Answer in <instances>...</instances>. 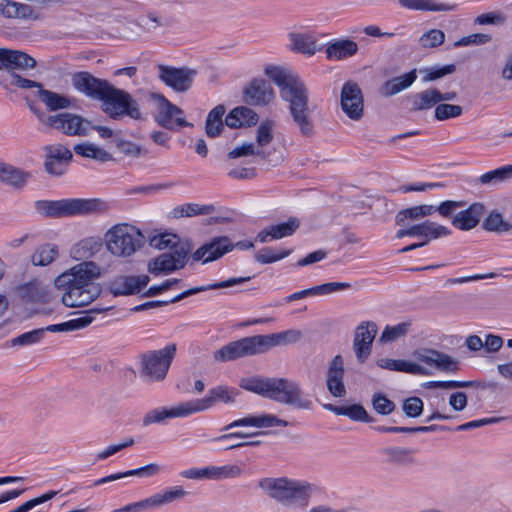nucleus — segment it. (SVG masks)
Segmentation results:
<instances>
[{
	"mask_svg": "<svg viewBox=\"0 0 512 512\" xmlns=\"http://www.w3.org/2000/svg\"><path fill=\"white\" fill-rule=\"evenodd\" d=\"M416 78V70H411L402 76L387 80L381 86L380 94L383 97H391L410 87L415 82Z\"/></svg>",
	"mask_w": 512,
	"mask_h": 512,
	"instance_id": "obj_36",
	"label": "nucleus"
},
{
	"mask_svg": "<svg viewBox=\"0 0 512 512\" xmlns=\"http://www.w3.org/2000/svg\"><path fill=\"white\" fill-rule=\"evenodd\" d=\"M512 177V165L502 166L480 176L479 181L483 185H496Z\"/></svg>",
	"mask_w": 512,
	"mask_h": 512,
	"instance_id": "obj_48",
	"label": "nucleus"
},
{
	"mask_svg": "<svg viewBox=\"0 0 512 512\" xmlns=\"http://www.w3.org/2000/svg\"><path fill=\"white\" fill-rule=\"evenodd\" d=\"M160 471V466L156 463H150L143 467L129 470L126 472H119L116 474H111L109 476L103 477L101 479L96 480L93 485L99 486L101 484H105L108 482L116 481L129 476H138V477H152L158 474Z\"/></svg>",
	"mask_w": 512,
	"mask_h": 512,
	"instance_id": "obj_38",
	"label": "nucleus"
},
{
	"mask_svg": "<svg viewBox=\"0 0 512 512\" xmlns=\"http://www.w3.org/2000/svg\"><path fill=\"white\" fill-rule=\"evenodd\" d=\"M358 44L351 39H340L328 43L325 48L328 60H344L354 56L358 52Z\"/></svg>",
	"mask_w": 512,
	"mask_h": 512,
	"instance_id": "obj_31",
	"label": "nucleus"
},
{
	"mask_svg": "<svg viewBox=\"0 0 512 512\" xmlns=\"http://www.w3.org/2000/svg\"><path fill=\"white\" fill-rule=\"evenodd\" d=\"M186 494L187 492L182 487H174L172 489L166 490L163 493H156L149 498L135 502V510L136 512H143L155 509L162 505L181 499Z\"/></svg>",
	"mask_w": 512,
	"mask_h": 512,
	"instance_id": "obj_26",
	"label": "nucleus"
},
{
	"mask_svg": "<svg viewBox=\"0 0 512 512\" xmlns=\"http://www.w3.org/2000/svg\"><path fill=\"white\" fill-rule=\"evenodd\" d=\"M44 337V329H34L10 340V346H28L38 343Z\"/></svg>",
	"mask_w": 512,
	"mask_h": 512,
	"instance_id": "obj_57",
	"label": "nucleus"
},
{
	"mask_svg": "<svg viewBox=\"0 0 512 512\" xmlns=\"http://www.w3.org/2000/svg\"><path fill=\"white\" fill-rule=\"evenodd\" d=\"M463 108L460 105L439 103L435 107L434 117L438 121H444L450 118H456L461 116Z\"/></svg>",
	"mask_w": 512,
	"mask_h": 512,
	"instance_id": "obj_56",
	"label": "nucleus"
},
{
	"mask_svg": "<svg viewBox=\"0 0 512 512\" xmlns=\"http://www.w3.org/2000/svg\"><path fill=\"white\" fill-rule=\"evenodd\" d=\"M374 411L381 416L390 415L395 409V403L381 392L374 393L371 399Z\"/></svg>",
	"mask_w": 512,
	"mask_h": 512,
	"instance_id": "obj_50",
	"label": "nucleus"
},
{
	"mask_svg": "<svg viewBox=\"0 0 512 512\" xmlns=\"http://www.w3.org/2000/svg\"><path fill=\"white\" fill-rule=\"evenodd\" d=\"M423 401L419 397H409L403 402V411L407 417L416 418L423 412Z\"/></svg>",
	"mask_w": 512,
	"mask_h": 512,
	"instance_id": "obj_63",
	"label": "nucleus"
},
{
	"mask_svg": "<svg viewBox=\"0 0 512 512\" xmlns=\"http://www.w3.org/2000/svg\"><path fill=\"white\" fill-rule=\"evenodd\" d=\"M481 386L477 381H430L426 384L427 388H441V389H456V388H469Z\"/></svg>",
	"mask_w": 512,
	"mask_h": 512,
	"instance_id": "obj_61",
	"label": "nucleus"
},
{
	"mask_svg": "<svg viewBox=\"0 0 512 512\" xmlns=\"http://www.w3.org/2000/svg\"><path fill=\"white\" fill-rule=\"evenodd\" d=\"M484 212L485 207L482 203H473L467 209L457 213L452 219V224L463 231L473 229L478 225Z\"/></svg>",
	"mask_w": 512,
	"mask_h": 512,
	"instance_id": "obj_29",
	"label": "nucleus"
},
{
	"mask_svg": "<svg viewBox=\"0 0 512 512\" xmlns=\"http://www.w3.org/2000/svg\"><path fill=\"white\" fill-rule=\"evenodd\" d=\"M71 82L76 91L100 102L111 84L108 80L97 78L87 71L74 73Z\"/></svg>",
	"mask_w": 512,
	"mask_h": 512,
	"instance_id": "obj_15",
	"label": "nucleus"
},
{
	"mask_svg": "<svg viewBox=\"0 0 512 512\" xmlns=\"http://www.w3.org/2000/svg\"><path fill=\"white\" fill-rule=\"evenodd\" d=\"M341 107L352 120H359L363 116V94L356 82L344 83L341 90Z\"/></svg>",
	"mask_w": 512,
	"mask_h": 512,
	"instance_id": "obj_19",
	"label": "nucleus"
},
{
	"mask_svg": "<svg viewBox=\"0 0 512 512\" xmlns=\"http://www.w3.org/2000/svg\"><path fill=\"white\" fill-rule=\"evenodd\" d=\"M157 68L159 71V79L166 86L178 93H184L188 91L192 87L194 79L198 74L196 69L187 66L174 67L159 64Z\"/></svg>",
	"mask_w": 512,
	"mask_h": 512,
	"instance_id": "obj_10",
	"label": "nucleus"
},
{
	"mask_svg": "<svg viewBox=\"0 0 512 512\" xmlns=\"http://www.w3.org/2000/svg\"><path fill=\"white\" fill-rule=\"evenodd\" d=\"M258 487L270 499L283 506L306 508L317 487L307 481L292 480L287 477H264Z\"/></svg>",
	"mask_w": 512,
	"mask_h": 512,
	"instance_id": "obj_5",
	"label": "nucleus"
},
{
	"mask_svg": "<svg viewBox=\"0 0 512 512\" xmlns=\"http://www.w3.org/2000/svg\"><path fill=\"white\" fill-rule=\"evenodd\" d=\"M273 121L266 120L261 122L257 128L256 143L257 149H263L264 146L268 145L273 140Z\"/></svg>",
	"mask_w": 512,
	"mask_h": 512,
	"instance_id": "obj_59",
	"label": "nucleus"
},
{
	"mask_svg": "<svg viewBox=\"0 0 512 512\" xmlns=\"http://www.w3.org/2000/svg\"><path fill=\"white\" fill-rule=\"evenodd\" d=\"M291 252L292 250L290 249L280 250L279 252H276L270 247H265L255 254V260L256 262H259L261 264L274 263L276 261L288 257L291 254Z\"/></svg>",
	"mask_w": 512,
	"mask_h": 512,
	"instance_id": "obj_54",
	"label": "nucleus"
},
{
	"mask_svg": "<svg viewBox=\"0 0 512 512\" xmlns=\"http://www.w3.org/2000/svg\"><path fill=\"white\" fill-rule=\"evenodd\" d=\"M483 228L492 232H508L512 230V224L505 222L500 213H490L483 222Z\"/></svg>",
	"mask_w": 512,
	"mask_h": 512,
	"instance_id": "obj_55",
	"label": "nucleus"
},
{
	"mask_svg": "<svg viewBox=\"0 0 512 512\" xmlns=\"http://www.w3.org/2000/svg\"><path fill=\"white\" fill-rule=\"evenodd\" d=\"M239 390L226 385H219L209 390L208 395L201 399L190 400L193 414L206 411L217 403L232 404Z\"/></svg>",
	"mask_w": 512,
	"mask_h": 512,
	"instance_id": "obj_18",
	"label": "nucleus"
},
{
	"mask_svg": "<svg viewBox=\"0 0 512 512\" xmlns=\"http://www.w3.org/2000/svg\"><path fill=\"white\" fill-rule=\"evenodd\" d=\"M289 423L272 414H262L258 416H248L231 422L222 428V431H229L235 427L253 426L257 428H268L273 426L286 427Z\"/></svg>",
	"mask_w": 512,
	"mask_h": 512,
	"instance_id": "obj_28",
	"label": "nucleus"
},
{
	"mask_svg": "<svg viewBox=\"0 0 512 512\" xmlns=\"http://www.w3.org/2000/svg\"><path fill=\"white\" fill-rule=\"evenodd\" d=\"M72 158V152L66 146L62 144L49 146L47 147L45 169L49 174L60 176Z\"/></svg>",
	"mask_w": 512,
	"mask_h": 512,
	"instance_id": "obj_25",
	"label": "nucleus"
},
{
	"mask_svg": "<svg viewBox=\"0 0 512 512\" xmlns=\"http://www.w3.org/2000/svg\"><path fill=\"white\" fill-rule=\"evenodd\" d=\"M414 357L429 366H434L443 372H456L458 361L448 354L434 349H419L413 353Z\"/></svg>",
	"mask_w": 512,
	"mask_h": 512,
	"instance_id": "obj_22",
	"label": "nucleus"
},
{
	"mask_svg": "<svg viewBox=\"0 0 512 512\" xmlns=\"http://www.w3.org/2000/svg\"><path fill=\"white\" fill-rule=\"evenodd\" d=\"M58 257V246L47 243L40 245L33 255L31 261L35 266H47Z\"/></svg>",
	"mask_w": 512,
	"mask_h": 512,
	"instance_id": "obj_43",
	"label": "nucleus"
},
{
	"mask_svg": "<svg viewBox=\"0 0 512 512\" xmlns=\"http://www.w3.org/2000/svg\"><path fill=\"white\" fill-rule=\"evenodd\" d=\"M104 242L115 257H129L144 245L145 238L134 226L117 224L105 233Z\"/></svg>",
	"mask_w": 512,
	"mask_h": 512,
	"instance_id": "obj_7",
	"label": "nucleus"
},
{
	"mask_svg": "<svg viewBox=\"0 0 512 512\" xmlns=\"http://www.w3.org/2000/svg\"><path fill=\"white\" fill-rule=\"evenodd\" d=\"M36 66V60L27 53L20 50L9 49L8 51V69H32Z\"/></svg>",
	"mask_w": 512,
	"mask_h": 512,
	"instance_id": "obj_47",
	"label": "nucleus"
},
{
	"mask_svg": "<svg viewBox=\"0 0 512 512\" xmlns=\"http://www.w3.org/2000/svg\"><path fill=\"white\" fill-rule=\"evenodd\" d=\"M416 78V70H411L402 76L387 80L381 86L380 94L383 97H391L410 87L415 82Z\"/></svg>",
	"mask_w": 512,
	"mask_h": 512,
	"instance_id": "obj_35",
	"label": "nucleus"
},
{
	"mask_svg": "<svg viewBox=\"0 0 512 512\" xmlns=\"http://www.w3.org/2000/svg\"><path fill=\"white\" fill-rule=\"evenodd\" d=\"M344 375L345 369L343 357L341 355H336L329 363L326 379L327 390L336 398H342L346 395Z\"/></svg>",
	"mask_w": 512,
	"mask_h": 512,
	"instance_id": "obj_23",
	"label": "nucleus"
},
{
	"mask_svg": "<svg viewBox=\"0 0 512 512\" xmlns=\"http://www.w3.org/2000/svg\"><path fill=\"white\" fill-rule=\"evenodd\" d=\"M100 274L95 262L84 261L57 276L54 285L64 291L62 303L67 307H82L94 301L101 294V287L93 280Z\"/></svg>",
	"mask_w": 512,
	"mask_h": 512,
	"instance_id": "obj_2",
	"label": "nucleus"
},
{
	"mask_svg": "<svg viewBox=\"0 0 512 512\" xmlns=\"http://www.w3.org/2000/svg\"><path fill=\"white\" fill-rule=\"evenodd\" d=\"M251 279H252L251 276L233 277V278H230V279H227V280H224V281H221V282L209 284V285H206V286H198V287L190 288L188 290L183 291L182 293L178 294L177 296H175L174 298H172L170 300H165V301H160V300L148 301V302H145L143 304H140V305H137V306L133 307L131 310L133 312H141V311H145V310H148V309L165 306V305H168L170 303L179 302V301H181V300H183V299H185V298H187L189 296H192V295L200 293V292L232 287V286H235V285H238V284L246 283V282L250 281Z\"/></svg>",
	"mask_w": 512,
	"mask_h": 512,
	"instance_id": "obj_12",
	"label": "nucleus"
},
{
	"mask_svg": "<svg viewBox=\"0 0 512 512\" xmlns=\"http://www.w3.org/2000/svg\"><path fill=\"white\" fill-rule=\"evenodd\" d=\"M418 237H426V245L431 241L451 234V231L443 225L426 220L418 224Z\"/></svg>",
	"mask_w": 512,
	"mask_h": 512,
	"instance_id": "obj_41",
	"label": "nucleus"
},
{
	"mask_svg": "<svg viewBox=\"0 0 512 512\" xmlns=\"http://www.w3.org/2000/svg\"><path fill=\"white\" fill-rule=\"evenodd\" d=\"M291 49L312 56L317 51L315 38L307 33H290Z\"/></svg>",
	"mask_w": 512,
	"mask_h": 512,
	"instance_id": "obj_39",
	"label": "nucleus"
},
{
	"mask_svg": "<svg viewBox=\"0 0 512 512\" xmlns=\"http://www.w3.org/2000/svg\"><path fill=\"white\" fill-rule=\"evenodd\" d=\"M410 326L411 324L409 322H402L394 326L387 325L379 338V342L388 343L405 336Z\"/></svg>",
	"mask_w": 512,
	"mask_h": 512,
	"instance_id": "obj_51",
	"label": "nucleus"
},
{
	"mask_svg": "<svg viewBox=\"0 0 512 512\" xmlns=\"http://www.w3.org/2000/svg\"><path fill=\"white\" fill-rule=\"evenodd\" d=\"M183 478L186 479H194V480H200V479H206V480H213L214 481V466H206L203 468H192L188 470H184L180 474Z\"/></svg>",
	"mask_w": 512,
	"mask_h": 512,
	"instance_id": "obj_62",
	"label": "nucleus"
},
{
	"mask_svg": "<svg viewBox=\"0 0 512 512\" xmlns=\"http://www.w3.org/2000/svg\"><path fill=\"white\" fill-rule=\"evenodd\" d=\"M35 209L45 217L64 218L100 214L107 211L108 205L105 201L98 198H73L55 201L38 200L35 202Z\"/></svg>",
	"mask_w": 512,
	"mask_h": 512,
	"instance_id": "obj_6",
	"label": "nucleus"
},
{
	"mask_svg": "<svg viewBox=\"0 0 512 512\" xmlns=\"http://www.w3.org/2000/svg\"><path fill=\"white\" fill-rule=\"evenodd\" d=\"M398 2L404 8L420 11H451L455 8L454 5L437 4L431 0H398Z\"/></svg>",
	"mask_w": 512,
	"mask_h": 512,
	"instance_id": "obj_45",
	"label": "nucleus"
},
{
	"mask_svg": "<svg viewBox=\"0 0 512 512\" xmlns=\"http://www.w3.org/2000/svg\"><path fill=\"white\" fill-rule=\"evenodd\" d=\"M456 71L455 64H448L445 66L427 67L420 70L423 74V82H431L445 77L446 75L453 74Z\"/></svg>",
	"mask_w": 512,
	"mask_h": 512,
	"instance_id": "obj_52",
	"label": "nucleus"
},
{
	"mask_svg": "<svg viewBox=\"0 0 512 512\" xmlns=\"http://www.w3.org/2000/svg\"><path fill=\"white\" fill-rule=\"evenodd\" d=\"M233 249L234 245L229 237L217 236L205 242L193 252L191 259L192 262L202 261L203 264H206L220 259Z\"/></svg>",
	"mask_w": 512,
	"mask_h": 512,
	"instance_id": "obj_16",
	"label": "nucleus"
},
{
	"mask_svg": "<svg viewBox=\"0 0 512 512\" xmlns=\"http://www.w3.org/2000/svg\"><path fill=\"white\" fill-rule=\"evenodd\" d=\"M105 242L100 237H87L79 241L71 250L76 260L89 259L102 251Z\"/></svg>",
	"mask_w": 512,
	"mask_h": 512,
	"instance_id": "obj_34",
	"label": "nucleus"
},
{
	"mask_svg": "<svg viewBox=\"0 0 512 512\" xmlns=\"http://www.w3.org/2000/svg\"><path fill=\"white\" fill-rule=\"evenodd\" d=\"M15 292L24 303H45L50 299L49 291L37 279L17 286Z\"/></svg>",
	"mask_w": 512,
	"mask_h": 512,
	"instance_id": "obj_27",
	"label": "nucleus"
},
{
	"mask_svg": "<svg viewBox=\"0 0 512 512\" xmlns=\"http://www.w3.org/2000/svg\"><path fill=\"white\" fill-rule=\"evenodd\" d=\"M239 386L296 409L312 408V401L304 396L299 384L285 378L248 377L241 379Z\"/></svg>",
	"mask_w": 512,
	"mask_h": 512,
	"instance_id": "obj_4",
	"label": "nucleus"
},
{
	"mask_svg": "<svg viewBox=\"0 0 512 512\" xmlns=\"http://www.w3.org/2000/svg\"><path fill=\"white\" fill-rule=\"evenodd\" d=\"M251 155H256L261 159H267L268 155L265 153L264 149H257L255 144L252 142H245L240 146H236L232 149L228 154V159H236L239 157H247Z\"/></svg>",
	"mask_w": 512,
	"mask_h": 512,
	"instance_id": "obj_49",
	"label": "nucleus"
},
{
	"mask_svg": "<svg viewBox=\"0 0 512 512\" xmlns=\"http://www.w3.org/2000/svg\"><path fill=\"white\" fill-rule=\"evenodd\" d=\"M278 237L284 238L291 236L300 227V220L297 217H290L286 222L273 225Z\"/></svg>",
	"mask_w": 512,
	"mask_h": 512,
	"instance_id": "obj_64",
	"label": "nucleus"
},
{
	"mask_svg": "<svg viewBox=\"0 0 512 512\" xmlns=\"http://www.w3.org/2000/svg\"><path fill=\"white\" fill-rule=\"evenodd\" d=\"M377 331V325L372 321H364L356 327L353 350L359 363H365L370 357Z\"/></svg>",
	"mask_w": 512,
	"mask_h": 512,
	"instance_id": "obj_17",
	"label": "nucleus"
},
{
	"mask_svg": "<svg viewBox=\"0 0 512 512\" xmlns=\"http://www.w3.org/2000/svg\"><path fill=\"white\" fill-rule=\"evenodd\" d=\"M265 74L279 87L281 98L289 103V113L300 133L306 137L313 136L314 123L304 82L297 74L279 66H267Z\"/></svg>",
	"mask_w": 512,
	"mask_h": 512,
	"instance_id": "obj_1",
	"label": "nucleus"
},
{
	"mask_svg": "<svg viewBox=\"0 0 512 512\" xmlns=\"http://www.w3.org/2000/svg\"><path fill=\"white\" fill-rule=\"evenodd\" d=\"M273 98V88L264 79H253L243 91V100L249 105H266Z\"/></svg>",
	"mask_w": 512,
	"mask_h": 512,
	"instance_id": "obj_24",
	"label": "nucleus"
},
{
	"mask_svg": "<svg viewBox=\"0 0 512 512\" xmlns=\"http://www.w3.org/2000/svg\"><path fill=\"white\" fill-rule=\"evenodd\" d=\"M380 454L387 464L408 467L416 464L414 450L399 446H390L380 449Z\"/></svg>",
	"mask_w": 512,
	"mask_h": 512,
	"instance_id": "obj_30",
	"label": "nucleus"
},
{
	"mask_svg": "<svg viewBox=\"0 0 512 512\" xmlns=\"http://www.w3.org/2000/svg\"><path fill=\"white\" fill-rule=\"evenodd\" d=\"M115 146L121 154L130 158H138L148 153V151L140 145L125 139L115 140Z\"/></svg>",
	"mask_w": 512,
	"mask_h": 512,
	"instance_id": "obj_53",
	"label": "nucleus"
},
{
	"mask_svg": "<svg viewBox=\"0 0 512 512\" xmlns=\"http://www.w3.org/2000/svg\"><path fill=\"white\" fill-rule=\"evenodd\" d=\"M77 155L85 158H91L100 162H108L113 159L112 155L107 151L97 147L92 143H79L74 146Z\"/></svg>",
	"mask_w": 512,
	"mask_h": 512,
	"instance_id": "obj_44",
	"label": "nucleus"
},
{
	"mask_svg": "<svg viewBox=\"0 0 512 512\" xmlns=\"http://www.w3.org/2000/svg\"><path fill=\"white\" fill-rule=\"evenodd\" d=\"M302 332L297 329H289L269 335H254L232 341L214 351L213 358L216 362H230L240 358L263 354L276 346H284L298 342L302 338Z\"/></svg>",
	"mask_w": 512,
	"mask_h": 512,
	"instance_id": "obj_3",
	"label": "nucleus"
},
{
	"mask_svg": "<svg viewBox=\"0 0 512 512\" xmlns=\"http://www.w3.org/2000/svg\"><path fill=\"white\" fill-rule=\"evenodd\" d=\"M378 367L390 371L405 372L415 375H428L429 372L423 366L401 359L381 358L377 361Z\"/></svg>",
	"mask_w": 512,
	"mask_h": 512,
	"instance_id": "obj_33",
	"label": "nucleus"
},
{
	"mask_svg": "<svg viewBox=\"0 0 512 512\" xmlns=\"http://www.w3.org/2000/svg\"><path fill=\"white\" fill-rule=\"evenodd\" d=\"M192 249L193 244H184L176 248L175 251L162 253L149 262V272L158 275L160 273H171L184 268Z\"/></svg>",
	"mask_w": 512,
	"mask_h": 512,
	"instance_id": "obj_11",
	"label": "nucleus"
},
{
	"mask_svg": "<svg viewBox=\"0 0 512 512\" xmlns=\"http://www.w3.org/2000/svg\"><path fill=\"white\" fill-rule=\"evenodd\" d=\"M37 95L50 111L69 108L76 101L74 98L44 88L38 90Z\"/></svg>",
	"mask_w": 512,
	"mask_h": 512,
	"instance_id": "obj_37",
	"label": "nucleus"
},
{
	"mask_svg": "<svg viewBox=\"0 0 512 512\" xmlns=\"http://www.w3.org/2000/svg\"><path fill=\"white\" fill-rule=\"evenodd\" d=\"M243 474V469L237 464L214 466V481L238 478Z\"/></svg>",
	"mask_w": 512,
	"mask_h": 512,
	"instance_id": "obj_58",
	"label": "nucleus"
},
{
	"mask_svg": "<svg viewBox=\"0 0 512 512\" xmlns=\"http://www.w3.org/2000/svg\"><path fill=\"white\" fill-rule=\"evenodd\" d=\"M176 344H168L164 348L148 351L141 356L142 375L152 381L165 379L172 360L176 354Z\"/></svg>",
	"mask_w": 512,
	"mask_h": 512,
	"instance_id": "obj_9",
	"label": "nucleus"
},
{
	"mask_svg": "<svg viewBox=\"0 0 512 512\" xmlns=\"http://www.w3.org/2000/svg\"><path fill=\"white\" fill-rule=\"evenodd\" d=\"M445 34L440 29H431L419 38V44L423 48H435L443 44Z\"/></svg>",
	"mask_w": 512,
	"mask_h": 512,
	"instance_id": "obj_60",
	"label": "nucleus"
},
{
	"mask_svg": "<svg viewBox=\"0 0 512 512\" xmlns=\"http://www.w3.org/2000/svg\"><path fill=\"white\" fill-rule=\"evenodd\" d=\"M151 99L158 102L155 121L167 130H175L178 127L192 126L183 117V110L171 103L164 95L152 93Z\"/></svg>",
	"mask_w": 512,
	"mask_h": 512,
	"instance_id": "obj_13",
	"label": "nucleus"
},
{
	"mask_svg": "<svg viewBox=\"0 0 512 512\" xmlns=\"http://www.w3.org/2000/svg\"><path fill=\"white\" fill-rule=\"evenodd\" d=\"M150 278L147 275H118L108 283V290L114 296L134 295L139 293Z\"/></svg>",
	"mask_w": 512,
	"mask_h": 512,
	"instance_id": "obj_20",
	"label": "nucleus"
},
{
	"mask_svg": "<svg viewBox=\"0 0 512 512\" xmlns=\"http://www.w3.org/2000/svg\"><path fill=\"white\" fill-rule=\"evenodd\" d=\"M438 89L429 88L416 93L412 96V108L411 111H423L436 107L439 104Z\"/></svg>",
	"mask_w": 512,
	"mask_h": 512,
	"instance_id": "obj_40",
	"label": "nucleus"
},
{
	"mask_svg": "<svg viewBox=\"0 0 512 512\" xmlns=\"http://www.w3.org/2000/svg\"><path fill=\"white\" fill-rule=\"evenodd\" d=\"M45 124L69 136H86L92 127V123L88 119L69 112L50 115L45 120Z\"/></svg>",
	"mask_w": 512,
	"mask_h": 512,
	"instance_id": "obj_14",
	"label": "nucleus"
},
{
	"mask_svg": "<svg viewBox=\"0 0 512 512\" xmlns=\"http://www.w3.org/2000/svg\"><path fill=\"white\" fill-rule=\"evenodd\" d=\"M101 109L113 120L128 116L134 120H141L142 113L137 100L126 90L119 89L110 84L101 100Z\"/></svg>",
	"mask_w": 512,
	"mask_h": 512,
	"instance_id": "obj_8",
	"label": "nucleus"
},
{
	"mask_svg": "<svg viewBox=\"0 0 512 512\" xmlns=\"http://www.w3.org/2000/svg\"><path fill=\"white\" fill-rule=\"evenodd\" d=\"M30 177L25 172L11 164L0 161V182L13 187L16 190L23 189Z\"/></svg>",
	"mask_w": 512,
	"mask_h": 512,
	"instance_id": "obj_32",
	"label": "nucleus"
},
{
	"mask_svg": "<svg viewBox=\"0 0 512 512\" xmlns=\"http://www.w3.org/2000/svg\"><path fill=\"white\" fill-rule=\"evenodd\" d=\"M150 244L152 247L158 250L169 249L170 251H175L181 245L184 244H192L189 239L180 240V238L176 234L172 233H164L158 236H154Z\"/></svg>",
	"mask_w": 512,
	"mask_h": 512,
	"instance_id": "obj_46",
	"label": "nucleus"
},
{
	"mask_svg": "<svg viewBox=\"0 0 512 512\" xmlns=\"http://www.w3.org/2000/svg\"><path fill=\"white\" fill-rule=\"evenodd\" d=\"M93 321V317L90 315H83L81 317L71 319L69 321L59 323V324H52L49 325L44 329V333L46 331L48 332H70V331H76L83 329L90 325Z\"/></svg>",
	"mask_w": 512,
	"mask_h": 512,
	"instance_id": "obj_42",
	"label": "nucleus"
},
{
	"mask_svg": "<svg viewBox=\"0 0 512 512\" xmlns=\"http://www.w3.org/2000/svg\"><path fill=\"white\" fill-rule=\"evenodd\" d=\"M192 414L190 402L186 401L171 408L160 407L148 411L142 419V425L147 427L152 424H165L167 419L187 417Z\"/></svg>",
	"mask_w": 512,
	"mask_h": 512,
	"instance_id": "obj_21",
	"label": "nucleus"
}]
</instances>
